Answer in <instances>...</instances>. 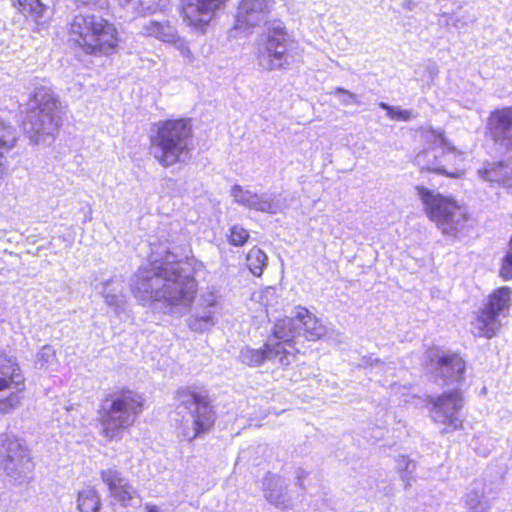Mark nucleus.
I'll return each mask as SVG.
<instances>
[{"instance_id": "f8f14e48", "label": "nucleus", "mask_w": 512, "mask_h": 512, "mask_svg": "<svg viewBox=\"0 0 512 512\" xmlns=\"http://www.w3.org/2000/svg\"><path fill=\"white\" fill-rule=\"evenodd\" d=\"M34 464L25 447L16 438L5 436L0 440V469L14 483L24 482Z\"/></svg>"}, {"instance_id": "cd10ccee", "label": "nucleus", "mask_w": 512, "mask_h": 512, "mask_svg": "<svg viewBox=\"0 0 512 512\" xmlns=\"http://www.w3.org/2000/svg\"><path fill=\"white\" fill-rule=\"evenodd\" d=\"M17 140V132L15 128L6 124L0 117V149L12 148ZM5 166L3 163V153L0 151V181L5 174Z\"/></svg>"}, {"instance_id": "393cba45", "label": "nucleus", "mask_w": 512, "mask_h": 512, "mask_svg": "<svg viewBox=\"0 0 512 512\" xmlns=\"http://www.w3.org/2000/svg\"><path fill=\"white\" fill-rule=\"evenodd\" d=\"M298 327L301 329V335L309 341H316L326 333V328L320 323L308 309L298 307L297 309Z\"/></svg>"}, {"instance_id": "5701e85b", "label": "nucleus", "mask_w": 512, "mask_h": 512, "mask_svg": "<svg viewBox=\"0 0 512 512\" xmlns=\"http://www.w3.org/2000/svg\"><path fill=\"white\" fill-rule=\"evenodd\" d=\"M477 173L482 180L502 185L508 193L512 194V164L488 163Z\"/></svg>"}, {"instance_id": "c9c22d12", "label": "nucleus", "mask_w": 512, "mask_h": 512, "mask_svg": "<svg viewBox=\"0 0 512 512\" xmlns=\"http://www.w3.org/2000/svg\"><path fill=\"white\" fill-rule=\"evenodd\" d=\"M500 276L504 280L512 279V252H507L502 260Z\"/></svg>"}, {"instance_id": "72a5a7b5", "label": "nucleus", "mask_w": 512, "mask_h": 512, "mask_svg": "<svg viewBox=\"0 0 512 512\" xmlns=\"http://www.w3.org/2000/svg\"><path fill=\"white\" fill-rule=\"evenodd\" d=\"M329 94L338 97L341 104H343L345 106L352 105V104H355V105L361 104L357 95H355L354 93H352L344 88L337 87L333 91H331Z\"/></svg>"}, {"instance_id": "c756f323", "label": "nucleus", "mask_w": 512, "mask_h": 512, "mask_svg": "<svg viewBox=\"0 0 512 512\" xmlns=\"http://www.w3.org/2000/svg\"><path fill=\"white\" fill-rule=\"evenodd\" d=\"M247 267L254 276H261L265 267L267 266L268 257L264 251L254 247L246 257Z\"/></svg>"}, {"instance_id": "ea45409f", "label": "nucleus", "mask_w": 512, "mask_h": 512, "mask_svg": "<svg viewBox=\"0 0 512 512\" xmlns=\"http://www.w3.org/2000/svg\"><path fill=\"white\" fill-rule=\"evenodd\" d=\"M295 475H296V478H297V485L299 487H302L303 486V479L305 478L306 476V472L300 468H298L296 471H295Z\"/></svg>"}, {"instance_id": "6ab92c4d", "label": "nucleus", "mask_w": 512, "mask_h": 512, "mask_svg": "<svg viewBox=\"0 0 512 512\" xmlns=\"http://www.w3.org/2000/svg\"><path fill=\"white\" fill-rule=\"evenodd\" d=\"M465 362L457 354H442L438 356L435 375L444 384L460 383L464 379Z\"/></svg>"}, {"instance_id": "a878e982", "label": "nucleus", "mask_w": 512, "mask_h": 512, "mask_svg": "<svg viewBox=\"0 0 512 512\" xmlns=\"http://www.w3.org/2000/svg\"><path fill=\"white\" fill-rule=\"evenodd\" d=\"M141 33L148 37H155L165 43H175L177 31L168 21L149 20L142 26Z\"/></svg>"}, {"instance_id": "79ce46f5", "label": "nucleus", "mask_w": 512, "mask_h": 512, "mask_svg": "<svg viewBox=\"0 0 512 512\" xmlns=\"http://www.w3.org/2000/svg\"><path fill=\"white\" fill-rule=\"evenodd\" d=\"M147 512H162L157 506L155 505H147L146 506Z\"/></svg>"}, {"instance_id": "6e6552de", "label": "nucleus", "mask_w": 512, "mask_h": 512, "mask_svg": "<svg viewBox=\"0 0 512 512\" xmlns=\"http://www.w3.org/2000/svg\"><path fill=\"white\" fill-rule=\"evenodd\" d=\"M423 138L428 148L415 157V162L421 170L450 178H459L463 175L460 166L464 162L465 154L457 150L445 138L442 131L426 129L423 132Z\"/></svg>"}, {"instance_id": "dca6fc26", "label": "nucleus", "mask_w": 512, "mask_h": 512, "mask_svg": "<svg viewBox=\"0 0 512 512\" xmlns=\"http://www.w3.org/2000/svg\"><path fill=\"white\" fill-rule=\"evenodd\" d=\"M226 0H182L184 22L196 30L204 31Z\"/></svg>"}, {"instance_id": "a18cd8bd", "label": "nucleus", "mask_w": 512, "mask_h": 512, "mask_svg": "<svg viewBox=\"0 0 512 512\" xmlns=\"http://www.w3.org/2000/svg\"><path fill=\"white\" fill-rule=\"evenodd\" d=\"M401 471H404L405 470V463L402 462L401 463V467H398Z\"/></svg>"}, {"instance_id": "f3484780", "label": "nucleus", "mask_w": 512, "mask_h": 512, "mask_svg": "<svg viewBox=\"0 0 512 512\" xmlns=\"http://www.w3.org/2000/svg\"><path fill=\"white\" fill-rule=\"evenodd\" d=\"M217 295L214 291L204 292L193 315L188 319V326L195 332H204L215 325L214 315L217 310Z\"/></svg>"}, {"instance_id": "473e14b6", "label": "nucleus", "mask_w": 512, "mask_h": 512, "mask_svg": "<svg viewBox=\"0 0 512 512\" xmlns=\"http://www.w3.org/2000/svg\"><path fill=\"white\" fill-rule=\"evenodd\" d=\"M229 243L233 246H243L249 239V232L243 226L236 224L230 228Z\"/></svg>"}, {"instance_id": "58836bf2", "label": "nucleus", "mask_w": 512, "mask_h": 512, "mask_svg": "<svg viewBox=\"0 0 512 512\" xmlns=\"http://www.w3.org/2000/svg\"><path fill=\"white\" fill-rule=\"evenodd\" d=\"M175 43L178 44V48L180 49L181 54L191 61L192 58H193L192 57V52L189 49V47L186 45V43L184 41L180 40L178 37H177V40H176Z\"/></svg>"}, {"instance_id": "bb28decb", "label": "nucleus", "mask_w": 512, "mask_h": 512, "mask_svg": "<svg viewBox=\"0 0 512 512\" xmlns=\"http://www.w3.org/2000/svg\"><path fill=\"white\" fill-rule=\"evenodd\" d=\"M76 502L79 512H99L102 506L98 491L90 486L78 492Z\"/></svg>"}, {"instance_id": "c03bdc74", "label": "nucleus", "mask_w": 512, "mask_h": 512, "mask_svg": "<svg viewBox=\"0 0 512 512\" xmlns=\"http://www.w3.org/2000/svg\"><path fill=\"white\" fill-rule=\"evenodd\" d=\"M121 6H126L131 0H117Z\"/></svg>"}, {"instance_id": "7ed1b4c3", "label": "nucleus", "mask_w": 512, "mask_h": 512, "mask_svg": "<svg viewBox=\"0 0 512 512\" xmlns=\"http://www.w3.org/2000/svg\"><path fill=\"white\" fill-rule=\"evenodd\" d=\"M192 130L188 119L159 121L151 136V154L167 168L190 159Z\"/></svg>"}, {"instance_id": "b1692460", "label": "nucleus", "mask_w": 512, "mask_h": 512, "mask_svg": "<svg viewBox=\"0 0 512 512\" xmlns=\"http://www.w3.org/2000/svg\"><path fill=\"white\" fill-rule=\"evenodd\" d=\"M488 126L496 141L508 140L512 144V107L493 112L489 117Z\"/></svg>"}, {"instance_id": "9d476101", "label": "nucleus", "mask_w": 512, "mask_h": 512, "mask_svg": "<svg viewBox=\"0 0 512 512\" xmlns=\"http://www.w3.org/2000/svg\"><path fill=\"white\" fill-rule=\"evenodd\" d=\"M512 304V290L503 286L492 291L486 303L471 322L475 336L492 338L502 327V318L507 317Z\"/></svg>"}, {"instance_id": "1a4fd4ad", "label": "nucleus", "mask_w": 512, "mask_h": 512, "mask_svg": "<svg viewBox=\"0 0 512 512\" xmlns=\"http://www.w3.org/2000/svg\"><path fill=\"white\" fill-rule=\"evenodd\" d=\"M175 398L178 409L188 411V417L180 426V434L184 439L192 441L210 431L215 422V413L205 391L181 388Z\"/></svg>"}, {"instance_id": "e433bc0d", "label": "nucleus", "mask_w": 512, "mask_h": 512, "mask_svg": "<svg viewBox=\"0 0 512 512\" xmlns=\"http://www.w3.org/2000/svg\"><path fill=\"white\" fill-rule=\"evenodd\" d=\"M275 296V290L272 287H268L263 291L255 293L253 299L257 300L260 304L265 307L269 306V299Z\"/></svg>"}, {"instance_id": "9b49d317", "label": "nucleus", "mask_w": 512, "mask_h": 512, "mask_svg": "<svg viewBox=\"0 0 512 512\" xmlns=\"http://www.w3.org/2000/svg\"><path fill=\"white\" fill-rule=\"evenodd\" d=\"M24 376L17 359L0 347V414H7L21 404L19 392L24 389Z\"/></svg>"}, {"instance_id": "37998d69", "label": "nucleus", "mask_w": 512, "mask_h": 512, "mask_svg": "<svg viewBox=\"0 0 512 512\" xmlns=\"http://www.w3.org/2000/svg\"><path fill=\"white\" fill-rule=\"evenodd\" d=\"M77 6H85L89 4V0H74Z\"/></svg>"}, {"instance_id": "a211bd4d", "label": "nucleus", "mask_w": 512, "mask_h": 512, "mask_svg": "<svg viewBox=\"0 0 512 512\" xmlns=\"http://www.w3.org/2000/svg\"><path fill=\"white\" fill-rule=\"evenodd\" d=\"M100 476L103 483L108 487L110 496L122 505H127L134 498L136 490L116 468L103 469Z\"/></svg>"}, {"instance_id": "c85d7f7f", "label": "nucleus", "mask_w": 512, "mask_h": 512, "mask_svg": "<svg viewBox=\"0 0 512 512\" xmlns=\"http://www.w3.org/2000/svg\"><path fill=\"white\" fill-rule=\"evenodd\" d=\"M58 365L56 351L51 345H44L37 352L34 366L39 370H54Z\"/></svg>"}, {"instance_id": "4468645a", "label": "nucleus", "mask_w": 512, "mask_h": 512, "mask_svg": "<svg viewBox=\"0 0 512 512\" xmlns=\"http://www.w3.org/2000/svg\"><path fill=\"white\" fill-rule=\"evenodd\" d=\"M231 196L237 204L261 213L276 215L287 208L286 200L280 194L261 193L244 189L235 184L231 188Z\"/></svg>"}, {"instance_id": "0eeeda50", "label": "nucleus", "mask_w": 512, "mask_h": 512, "mask_svg": "<svg viewBox=\"0 0 512 512\" xmlns=\"http://www.w3.org/2000/svg\"><path fill=\"white\" fill-rule=\"evenodd\" d=\"M144 398L132 390H121L107 397L101 406L103 435L120 440L125 429L131 427L143 412Z\"/></svg>"}, {"instance_id": "f257e3e1", "label": "nucleus", "mask_w": 512, "mask_h": 512, "mask_svg": "<svg viewBox=\"0 0 512 512\" xmlns=\"http://www.w3.org/2000/svg\"><path fill=\"white\" fill-rule=\"evenodd\" d=\"M194 267L189 261L176 260L170 252L141 266L131 279V290L142 305L161 309L166 314L181 316L191 307L197 294Z\"/></svg>"}, {"instance_id": "4c0bfd02", "label": "nucleus", "mask_w": 512, "mask_h": 512, "mask_svg": "<svg viewBox=\"0 0 512 512\" xmlns=\"http://www.w3.org/2000/svg\"><path fill=\"white\" fill-rule=\"evenodd\" d=\"M404 462L405 463V470L403 472H405V476L406 477L407 475H410L414 472L415 468H416V465L413 461H410L408 458L406 457H401L399 460H398V467H401V463Z\"/></svg>"}, {"instance_id": "aec40b11", "label": "nucleus", "mask_w": 512, "mask_h": 512, "mask_svg": "<svg viewBox=\"0 0 512 512\" xmlns=\"http://www.w3.org/2000/svg\"><path fill=\"white\" fill-rule=\"evenodd\" d=\"M265 499L277 508L287 509L293 506V499L287 491L284 480L277 475L269 474L263 480Z\"/></svg>"}, {"instance_id": "2f4dec72", "label": "nucleus", "mask_w": 512, "mask_h": 512, "mask_svg": "<svg viewBox=\"0 0 512 512\" xmlns=\"http://www.w3.org/2000/svg\"><path fill=\"white\" fill-rule=\"evenodd\" d=\"M379 107L386 110L387 116L396 121H409L412 118L410 110L401 109L398 106H391L385 102H380Z\"/></svg>"}, {"instance_id": "39448f33", "label": "nucleus", "mask_w": 512, "mask_h": 512, "mask_svg": "<svg viewBox=\"0 0 512 512\" xmlns=\"http://www.w3.org/2000/svg\"><path fill=\"white\" fill-rule=\"evenodd\" d=\"M23 120V130L34 144L50 143L57 132L61 118L59 102L46 85L35 88Z\"/></svg>"}, {"instance_id": "f03ea898", "label": "nucleus", "mask_w": 512, "mask_h": 512, "mask_svg": "<svg viewBox=\"0 0 512 512\" xmlns=\"http://www.w3.org/2000/svg\"><path fill=\"white\" fill-rule=\"evenodd\" d=\"M273 0H242L236 15V29L265 24L256 39V57L266 71L287 70L294 62V41L280 20L267 21Z\"/></svg>"}, {"instance_id": "a19ab883", "label": "nucleus", "mask_w": 512, "mask_h": 512, "mask_svg": "<svg viewBox=\"0 0 512 512\" xmlns=\"http://www.w3.org/2000/svg\"><path fill=\"white\" fill-rule=\"evenodd\" d=\"M40 1V9L38 12H31L30 14H36V15H41L44 11V8L47 6V4L44 2V0H39Z\"/></svg>"}, {"instance_id": "412c9836", "label": "nucleus", "mask_w": 512, "mask_h": 512, "mask_svg": "<svg viewBox=\"0 0 512 512\" xmlns=\"http://www.w3.org/2000/svg\"><path fill=\"white\" fill-rule=\"evenodd\" d=\"M297 324V312L294 317H285L278 320L273 328V337L271 338L273 343L281 344L295 354L298 350L294 347V340L301 336V329Z\"/></svg>"}, {"instance_id": "4be33fe9", "label": "nucleus", "mask_w": 512, "mask_h": 512, "mask_svg": "<svg viewBox=\"0 0 512 512\" xmlns=\"http://www.w3.org/2000/svg\"><path fill=\"white\" fill-rule=\"evenodd\" d=\"M96 289L102 295L105 303L111 307L116 314H120L124 311V283L120 277H111L97 285Z\"/></svg>"}, {"instance_id": "2eb2a0df", "label": "nucleus", "mask_w": 512, "mask_h": 512, "mask_svg": "<svg viewBox=\"0 0 512 512\" xmlns=\"http://www.w3.org/2000/svg\"><path fill=\"white\" fill-rule=\"evenodd\" d=\"M240 361L250 367H257L264 361H272L281 366H288L294 362V352L286 349L281 344H274L272 339H268L263 348L254 349L244 347L239 354Z\"/></svg>"}, {"instance_id": "ddd939ff", "label": "nucleus", "mask_w": 512, "mask_h": 512, "mask_svg": "<svg viewBox=\"0 0 512 512\" xmlns=\"http://www.w3.org/2000/svg\"><path fill=\"white\" fill-rule=\"evenodd\" d=\"M428 404L432 407L430 415L434 422L445 425L442 433L460 429L462 420L459 417L464 400L460 391L455 390L443 393L438 397H429Z\"/></svg>"}, {"instance_id": "7c9ffc66", "label": "nucleus", "mask_w": 512, "mask_h": 512, "mask_svg": "<svg viewBox=\"0 0 512 512\" xmlns=\"http://www.w3.org/2000/svg\"><path fill=\"white\" fill-rule=\"evenodd\" d=\"M465 505L472 512H489L491 504L478 489L470 490L464 497Z\"/></svg>"}, {"instance_id": "423d86ee", "label": "nucleus", "mask_w": 512, "mask_h": 512, "mask_svg": "<svg viewBox=\"0 0 512 512\" xmlns=\"http://www.w3.org/2000/svg\"><path fill=\"white\" fill-rule=\"evenodd\" d=\"M415 190L426 216L443 235L456 238L465 230L470 214L464 204L424 186H416Z\"/></svg>"}, {"instance_id": "f704fd0d", "label": "nucleus", "mask_w": 512, "mask_h": 512, "mask_svg": "<svg viewBox=\"0 0 512 512\" xmlns=\"http://www.w3.org/2000/svg\"><path fill=\"white\" fill-rule=\"evenodd\" d=\"M15 8H17L23 14H29L31 12H38L40 7L39 0H11Z\"/></svg>"}, {"instance_id": "20e7f679", "label": "nucleus", "mask_w": 512, "mask_h": 512, "mask_svg": "<svg viewBox=\"0 0 512 512\" xmlns=\"http://www.w3.org/2000/svg\"><path fill=\"white\" fill-rule=\"evenodd\" d=\"M117 34L112 23L91 13L80 12L70 22V39L85 54L101 56L113 53L118 45Z\"/></svg>"}]
</instances>
